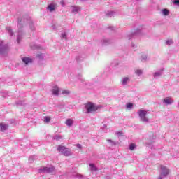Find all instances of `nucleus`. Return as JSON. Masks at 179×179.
Returning a JSON list of instances; mask_svg holds the SVG:
<instances>
[{"mask_svg": "<svg viewBox=\"0 0 179 179\" xmlns=\"http://www.w3.org/2000/svg\"><path fill=\"white\" fill-rule=\"evenodd\" d=\"M17 27H18V35L17 36V43L19 44L20 43L22 38H23V36H24V33L23 32V22L22 20L18 19L17 22Z\"/></svg>", "mask_w": 179, "mask_h": 179, "instance_id": "1", "label": "nucleus"}, {"mask_svg": "<svg viewBox=\"0 0 179 179\" xmlns=\"http://www.w3.org/2000/svg\"><path fill=\"white\" fill-rule=\"evenodd\" d=\"M170 174V169L164 165H160L159 177L158 179H163Z\"/></svg>", "mask_w": 179, "mask_h": 179, "instance_id": "2", "label": "nucleus"}, {"mask_svg": "<svg viewBox=\"0 0 179 179\" xmlns=\"http://www.w3.org/2000/svg\"><path fill=\"white\" fill-rule=\"evenodd\" d=\"M85 108L87 110V114H90L94 111H97L100 108V106H96L92 102L87 103L85 105Z\"/></svg>", "mask_w": 179, "mask_h": 179, "instance_id": "3", "label": "nucleus"}, {"mask_svg": "<svg viewBox=\"0 0 179 179\" xmlns=\"http://www.w3.org/2000/svg\"><path fill=\"white\" fill-rule=\"evenodd\" d=\"M139 116L140 121L142 122H149V118L146 117L148 115V110H140L137 113Z\"/></svg>", "mask_w": 179, "mask_h": 179, "instance_id": "4", "label": "nucleus"}, {"mask_svg": "<svg viewBox=\"0 0 179 179\" xmlns=\"http://www.w3.org/2000/svg\"><path fill=\"white\" fill-rule=\"evenodd\" d=\"M57 150L62 153L63 156H71L72 155V152H71V151L65 146L58 145Z\"/></svg>", "mask_w": 179, "mask_h": 179, "instance_id": "5", "label": "nucleus"}, {"mask_svg": "<svg viewBox=\"0 0 179 179\" xmlns=\"http://www.w3.org/2000/svg\"><path fill=\"white\" fill-rule=\"evenodd\" d=\"M54 170H55V168L54 166L47 167V166H43L39 169L38 173H53Z\"/></svg>", "mask_w": 179, "mask_h": 179, "instance_id": "6", "label": "nucleus"}, {"mask_svg": "<svg viewBox=\"0 0 179 179\" xmlns=\"http://www.w3.org/2000/svg\"><path fill=\"white\" fill-rule=\"evenodd\" d=\"M142 33V27L137 28L136 31L133 32L132 34L127 36L129 40H132V38H135L137 36L141 35Z\"/></svg>", "mask_w": 179, "mask_h": 179, "instance_id": "7", "label": "nucleus"}, {"mask_svg": "<svg viewBox=\"0 0 179 179\" xmlns=\"http://www.w3.org/2000/svg\"><path fill=\"white\" fill-rule=\"evenodd\" d=\"M8 45H3V42H0V55H3L6 52H8Z\"/></svg>", "mask_w": 179, "mask_h": 179, "instance_id": "8", "label": "nucleus"}, {"mask_svg": "<svg viewBox=\"0 0 179 179\" xmlns=\"http://www.w3.org/2000/svg\"><path fill=\"white\" fill-rule=\"evenodd\" d=\"M80 10V7L78 6H71V13H79Z\"/></svg>", "mask_w": 179, "mask_h": 179, "instance_id": "9", "label": "nucleus"}, {"mask_svg": "<svg viewBox=\"0 0 179 179\" xmlns=\"http://www.w3.org/2000/svg\"><path fill=\"white\" fill-rule=\"evenodd\" d=\"M129 82H131V80L129 79V77H124L122 78V81H121V85L122 86H127V85H128V83H129Z\"/></svg>", "mask_w": 179, "mask_h": 179, "instance_id": "10", "label": "nucleus"}, {"mask_svg": "<svg viewBox=\"0 0 179 179\" xmlns=\"http://www.w3.org/2000/svg\"><path fill=\"white\" fill-rule=\"evenodd\" d=\"M52 93L54 96H58V94H59V88L58 86L55 85L52 87Z\"/></svg>", "mask_w": 179, "mask_h": 179, "instance_id": "11", "label": "nucleus"}, {"mask_svg": "<svg viewBox=\"0 0 179 179\" xmlns=\"http://www.w3.org/2000/svg\"><path fill=\"white\" fill-rule=\"evenodd\" d=\"M173 102H174V101H173V99H171L169 97L165 98L163 101V103L166 104V106H171V104H173Z\"/></svg>", "mask_w": 179, "mask_h": 179, "instance_id": "12", "label": "nucleus"}, {"mask_svg": "<svg viewBox=\"0 0 179 179\" xmlns=\"http://www.w3.org/2000/svg\"><path fill=\"white\" fill-rule=\"evenodd\" d=\"M6 30L8 33L9 36H10V37H13V36H15V32H13L12 27H6Z\"/></svg>", "mask_w": 179, "mask_h": 179, "instance_id": "13", "label": "nucleus"}, {"mask_svg": "<svg viewBox=\"0 0 179 179\" xmlns=\"http://www.w3.org/2000/svg\"><path fill=\"white\" fill-rule=\"evenodd\" d=\"M27 23L29 26V29H31V31H34L36 30V27H34V24H33V21L28 20Z\"/></svg>", "mask_w": 179, "mask_h": 179, "instance_id": "14", "label": "nucleus"}, {"mask_svg": "<svg viewBox=\"0 0 179 179\" xmlns=\"http://www.w3.org/2000/svg\"><path fill=\"white\" fill-rule=\"evenodd\" d=\"M22 61L26 64L27 65V64L30 63V62H33V59H30L29 57H22Z\"/></svg>", "mask_w": 179, "mask_h": 179, "instance_id": "15", "label": "nucleus"}, {"mask_svg": "<svg viewBox=\"0 0 179 179\" xmlns=\"http://www.w3.org/2000/svg\"><path fill=\"white\" fill-rule=\"evenodd\" d=\"M163 71L164 69H162L159 71L154 73L153 74L154 78H159V76H162V75H163Z\"/></svg>", "mask_w": 179, "mask_h": 179, "instance_id": "16", "label": "nucleus"}, {"mask_svg": "<svg viewBox=\"0 0 179 179\" xmlns=\"http://www.w3.org/2000/svg\"><path fill=\"white\" fill-rule=\"evenodd\" d=\"M47 9L50 10V12H54V10H55V6L53 3L49 4Z\"/></svg>", "mask_w": 179, "mask_h": 179, "instance_id": "17", "label": "nucleus"}, {"mask_svg": "<svg viewBox=\"0 0 179 179\" xmlns=\"http://www.w3.org/2000/svg\"><path fill=\"white\" fill-rule=\"evenodd\" d=\"M108 44H111V41L110 39L104 38L102 41L103 45H108Z\"/></svg>", "mask_w": 179, "mask_h": 179, "instance_id": "18", "label": "nucleus"}, {"mask_svg": "<svg viewBox=\"0 0 179 179\" xmlns=\"http://www.w3.org/2000/svg\"><path fill=\"white\" fill-rule=\"evenodd\" d=\"M34 160H37V156L31 155L29 158V163H34Z\"/></svg>", "mask_w": 179, "mask_h": 179, "instance_id": "19", "label": "nucleus"}, {"mask_svg": "<svg viewBox=\"0 0 179 179\" xmlns=\"http://www.w3.org/2000/svg\"><path fill=\"white\" fill-rule=\"evenodd\" d=\"M114 15H115V13L114 11H108L106 13V16H107V17H113Z\"/></svg>", "mask_w": 179, "mask_h": 179, "instance_id": "20", "label": "nucleus"}, {"mask_svg": "<svg viewBox=\"0 0 179 179\" xmlns=\"http://www.w3.org/2000/svg\"><path fill=\"white\" fill-rule=\"evenodd\" d=\"M107 142L110 143V146H117L118 145V142L113 141L111 139H107Z\"/></svg>", "mask_w": 179, "mask_h": 179, "instance_id": "21", "label": "nucleus"}, {"mask_svg": "<svg viewBox=\"0 0 179 179\" xmlns=\"http://www.w3.org/2000/svg\"><path fill=\"white\" fill-rule=\"evenodd\" d=\"M73 124V122L72 121V120L71 119H67L66 121V125H67V127H72Z\"/></svg>", "mask_w": 179, "mask_h": 179, "instance_id": "22", "label": "nucleus"}, {"mask_svg": "<svg viewBox=\"0 0 179 179\" xmlns=\"http://www.w3.org/2000/svg\"><path fill=\"white\" fill-rule=\"evenodd\" d=\"M90 170L92 171H97L99 170L94 164H90Z\"/></svg>", "mask_w": 179, "mask_h": 179, "instance_id": "23", "label": "nucleus"}, {"mask_svg": "<svg viewBox=\"0 0 179 179\" xmlns=\"http://www.w3.org/2000/svg\"><path fill=\"white\" fill-rule=\"evenodd\" d=\"M0 128L3 131H6L8 129V124H0Z\"/></svg>", "mask_w": 179, "mask_h": 179, "instance_id": "24", "label": "nucleus"}, {"mask_svg": "<svg viewBox=\"0 0 179 179\" xmlns=\"http://www.w3.org/2000/svg\"><path fill=\"white\" fill-rule=\"evenodd\" d=\"M52 139L54 141H60L61 139H62V136L55 135L52 137Z\"/></svg>", "mask_w": 179, "mask_h": 179, "instance_id": "25", "label": "nucleus"}, {"mask_svg": "<svg viewBox=\"0 0 179 179\" xmlns=\"http://www.w3.org/2000/svg\"><path fill=\"white\" fill-rule=\"evenodd\" d=\"M43 118L45 124H48L50 121H51V118L50 117V116H45Z\"/></svg>", "mask_w": 179, "mask_h": 179, "instance_id": "26", "label": "nucleus"}, {"mask_svg": "<svg viewBox=\"0 0 179 179\" xmlns=\"http://www.w3.org/2000/svg\"><path fill=\"white\" fill-rule=\"evenodd\" d=\"M162 13L164 16H167V15H169V13H170V11H169V10L164 8L162 10Z\"/></svg>", "mask_w": 179, "mask_h": 179, "instance_id": "27", "label": "nucleus"}, {"mask_svg": "<svg viewBox=\"0 0 179 179\" xmlns=\"http://www.w3.org/2000/svg\"><path fill=\"white\" fill-rule=\"evenodd\" d=\"M36 57L39 59H41V60L44 59V54H43V53L38 54Z\"/></svg>", "mask_w": 179, "mask_h": 179, "instance_id": "28", "label": "nucleus"}, {"mask_svg": "<svg viewBox=\"0 0 179 179\" xmlns=\"http://www.w3.org/2000/svg\"><path fill=\"white\" fill-rule=\"evenodd\" d=\"M61 38H63L64 40H66V32H63L61 34Z\"/></svg>", "mask_w": 179, "mask_h": 179, "instance_id": "29", "label": "nucleus"}, {"mask_svg": "<svg viewBox=\"0 0 179 179\" xmlns=\"http://www.w3.org/2000/svg\"><path fill=\"white\" fill-rule=\"evenodd\" d=\"M16 106H23L24 102L23 101H17L15 102Z\"/></svg>", "mask_w": 179, "mask_h": 179, "instance_id": "30", "label": "nucleus"}, {"mask_svg": "<svg viewBox=\"0 0 179 179\" xmlns=\"http://www.w3.org/2000/svg\"><path fill=\"white\" fill-rule=\"evenodd\" d=\"M136 148V145L134 143H131L129 145V150H134Z\"/></svg>", "mask_w": 179, "mask_h": 179, "instance_id": "31", "label": "nucleus"}, {"mask_svg": "<svg viewBox=\"0 0 179 179\" xmlns=\"http://www.w3.org/2000/svg\"><path fill=\"white\" fill-rule=\"evenodd\" d=\"M71 93V92H69V90H64L62 92V94H69Z\"/></svg>", "mask_w": 179, "mask_h": 179, "instance_id": "32", "label": "nucleus"}, {"mask_svg": "<svg viewBox=\"0 0 179 179\" xmlns=\"http://www.w3.org/2000/svg\"><path fill=\"white\" fill-rule=\"evenodd\" d=\"M136 75H138V76H141V75H142V73H143V72L142 71V70H136Z\"/></svg>", "mask_w": 179, "mask_h": 179, "instance_id": "33", "label": "nucleus"}, {"mask_svg": "<svg viewBox=\"0 0 179 179\" xmlns=\"http://www.w3.org/2000/svg\"><path fill=\"white\" fill-rule=\"evenodd\" d=\"M166 45H171L173 44V40H168L166 41Z\"/></svg>", "mask_w": 179, "mask_h": 179, "instance_id": "34", "label": "nucleus"}, {"mask_svg": "<svg viewBox=\"0 0 179 179\" xmlns=\"http://www.w3.org/2000/svg\"><path fill=\"white\" fill-rule=\"evenodd\" d=\"M115 135H117V136H122V135H124V133L122 131H117L115 133Z\"/></svg>", "mask_w": 179, "mask_h": 179, "instance_id": "35", "label": "nucleus"}, {"mask_svg": "<svg viewBox=\"0 0 179 179\" xmlns=\"http://www.w3.org/2000/svg\"><path fill=\"white\" fill-rule=\"evenodd\" d=\"M127 108H132L134 107V104L132 103H129L127 105Z\"/></svg>", "mask_w": 179, "mask_h": 179, "instance_id": "36", "label": "nucleus"}, {"mask_svg": "<svg viewBox=\"0 0 179 179\" xmlns=\"http://www.w3.org/2000/svg\"><path fill=\"white\" fill-rule=\"evenodd\" d=\"M141 59L142 61H146L148 59V56L146 55L141 56Z\"/></svg>", "mask_w": 179, "mask_h": 179, "instance_id": "37", "label": "nucleus"}, {"mask_svg": "<svg viewBox=\"0 0 179 179\" xmlns=\"http://www.w3.org/2000/svg\"><path fill=\"white\" fill-rule=\"evenodd\" d=\"M173 5H176L177 6H179V0L173 1Z\"/></svg>", "mask_w": 179, "mask_h": 179, "instance_id": "38", "label": "nucleus"}, {"mask_svg": "<svg viewBox=\"0 0 179 179\" xmlns=\"http://www.w3.org/2000/svg\"><path fill=\"white\" fill-rule=\"evenodd\" d=\"M78 79L81 80V83H83V82H85V80L82 79V76H79Z\"/></svg>", "mask_w": 179, "mask_h": 179, "instance_id": "39", "label": "nucleus"}, {"mask_svg": "<svg viewBox=\"0 0 179 179\" xmlns=\"http://www.w3.org/2000/svg\"><path fill=\"white\" fill-rule=\"evenodd\" d=\"M77 148L78 149H82V145L80 144H77Z\"/></svg>", "mask_w": 179, "mask_h": 179, "instance_id": "40", "label": "nucleus"}, {"mask_svg": "<svg viewBox=\"0 0 179 179\" xmlns=\"http://www.w3.org/2000/svg\"><path fill=\"white\" fill-rule=\"evenodd\" d=\"M76 178H82V175L77 174Z\"/></svg>", "mask_w": 179, "mask_h": 179, "instance_id": "41", "label": "nucleus"}, {"mask_svg": "<svg viewBox=\"0 0 179 179\" xmlns=\"http://www.w3.org/2000/svg\"><path fill=\"white\" fill-rule=\"evenodd\" d=\"M79 59H80V56H77L76 57V61H79Z\"/></svg>", "mask_w": 179, "mask_h": 179, "instance_id": "42", "label": "nucleus"}, {"mask_svg": "<svg viewBox=\"0 0 179 179\" xmlns=\"http://www.w3.org/2000/svg\"><path fill=\"white\" fill-rule=\"evenodd\" d=\"M131 47H132V48H136V45L132 43Z\"/></svg>", "mask_w": 179, "mask_h": 179, "instance_id": "43", "label": "nucleus"}, {"mask_svg": "<svg viewBox=\"0 0 179 179\" xmlns=\"http://www.w3.org/2000/svg\"><path fill=\"white\" fill-rule=\"evenodd\" d=\"M34 48H40V46L37 45H34Z\"/></svg>", "mask_w": 179, "mask_h": 179, "instance_id": "44", "label": "nucleus"}, {"mask_svg": "<svg viewBox=\"0 0 179 179\" xmlns=\"http://www.w3.org/2000/svg\"><path fill=\"white\" fill-rule=\"evenodd\" d=\"M62 6H64V1H61Z\"/></svg>", "mask_w": 179, "mask_h": 179, "instance_id": "45", "label": "nucleus"}, {"mask_svg": "<svg viewBox=\"0 0 179 179\" xmlns=\"http://www.w3.org/2000/svg\"><path fill=\"white\" fill-rule=\"evenodd\" d=\"M152 138L153 139H156V136H152Z\"/></svg>", "mask_w": 179, "mask_h": 179, "instance_id": "46", "label": "nucleus"}, {"mask_svg": "<svg viewBox=\"0 0 179 179\" xmlns=\"http://www.w3.org/2000/svg\"><path fill=\"white\" fill-rule=\"evenodd\" d=\"M109 29H110L111 30H113V29H114V27H109Z\"/></svg>", "mask_w": 179, "mask_h": 179, "instance_id": "47", "label": "nucleus"}, {"mask_svg": "<svg viewBox=\"0 0 179 179\" xmlns=\"http://www.w3.org/2000/svg\"><path fill=\"white\" fill-rule=\"evenodd\" d=\"M106 179H111V178L107 177Z\"/></svg>", "mask_w": 179, "mask_h": 179, "instance_id": "48", "label": "nucleus"}, {"mask_svg": "<svg viewBox=\"0 0 179 179\" xmlns=\"http://www.w3.org/2000/svg\"><path fill=\"white\" fill-rule=\"evenodd\" d=\"M136 1H139V0H136Z\"/></svg>", "mask_w": 179, "mask_h": 179, "instance_id": "49", "label": "nucleus"}]
</instances>
